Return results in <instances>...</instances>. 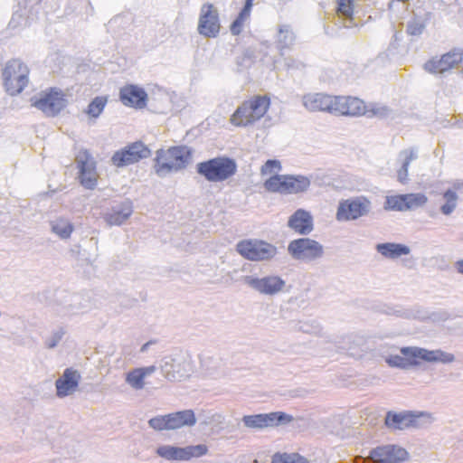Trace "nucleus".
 Here are the masks:
<instances>
[{
	"label": "nucleus",
	"instance_id": "nucleus-1",
	"mask_svg": "<svg viewBox=\"0 0 463 463\" xmlns=\"http://www.w3.org/2000/svg\"><path fill=\"white\" fill-rule=\"evenodd\" d=\"M270 99L267 95H257L246 99L230 118L235 127H247L260 120L268 112Z\"/></svg>",
	"mask_w": 463,
	"mask_h": 463
},
{
	"label": "nucleus",
	"instance_id": "nucleus-2",
	"mask_svg": "<svg viewBox=\"0 0 463 463\" xmlns=\"http://www.w3.org/2000/svg\"><path fill=\"white\" fill-rule=\"evenodd\" d=\"M197 171L210 182H222L237 172L236 162L229 157H215L197 165Z\"/></svg>",
	"mask_w": 463,
	"mask_h": 463
},
{
	"label": "nucleus",
	"instance_id": "nucleus-3",
	"mask_svg": "<svg viewBox=\"0 0 463 463\" xmlns=\"http://www.w3.org/2000/svg\"><path fill=\"white\" fill-rule=\"evenodd\" d=\"M28 67L20 60L9 61L3 71L4 86L10 95L21 93L28 84Z\"/></svg>",
	"mask_w": 463,
	"mask_h": 463
},
{
	"label": "nucleus",
	"instance_id": "nucleus-4",
	"mask_svg": "<svg viewBox=\"0 0 463 463\" xmlns=\"http://www.w3.org/2000/svg\"><path fill=\"white\" fill-rule=\"evenodd\" d=\"M190 157L184 146H172L156 153L155 169L158 175H164L183 168Z\"/></svg>",
	"mask_w": 463,
	"mask_h": 463
},
{
	"label": "nucleus",
	"instance_id": "nucleus-5",
	"mask_svg": "<svg viewBox=\"0 0 463 463\" xmlns=\"http://www.w3.org/2000/svg\"><path fill=\"white\" fill-rule=\"evenodd\" d=\"M195 423L196 417L193 410H184L156 416L148 420L149 426L158 431L192 427Z\"/></svg>",
	"mask_w": 463,
	"mask_h": 463
},
{
	"label": "nucleus",
	"instance_id": "nucleus-6",
	"mask_svg": "<svg viewBox=\"0 0 463 463\" xmlns=\"http://www.w3.org/2000/svg\"><path fill=\"white\" fill-rule=\"evenodd\" d=\"M31 102L32 106L51 117L58 115L67 106L65 93L56 88L42 91L38 97L32 98Z\"/></svg>",
	"mask_w": 463,
	"mask_h": 463
},
{
	"label": "nucleus",
	"instance_id": "nucleus-7",
	"mask_svg": "<svg viewBox=\"0 0 463 463\" xmlns=\"http://www.w3.org/2000/svg\"><path fill=\"white\" fill-rule=\"evenodd\" d=\"M236 250L243 258L253 261L269 260L277 252L271 244L257 240L241 241L237 244Z\"/></svg>",
	"mask_w": 463,
	"mask_h": 463
},
{
	"label": "nucleus",
	"instance_id": "nucleus-8",
	"mask_svg": "<svg viewBox=\"0 0 463 463\" xmlns=\"http://www.w3.org/2000/svg\"><path fill=\"white\" fill-rule=\"evenodd\" d=\"M428 198L423 194H406L386 197L384 209L387 211L405 212L423 206Z\"/></svg>",
	"mask_w": 463,
	"mask_h": 463
},
{
	"label": "nucleus",
	"instance_id": "nucleus-9",
	"mask_svg": "<svg viewBox=\"0 0 463 463\" xmlns=\"http://www.w3.org/2000/svg\"><path fill=\"white\" fill-rule=\"evenodd\" d=\"M288 251L298 260H312L322 256L323 246L317 241L301 238L289 243Z\"/></svg>",
	"mask_w": 463,
	"mask_h": 463
},
{
	"label": "nucleus",
	"instance_id": "nucleus-10",
	"mask_svg": "<svg viewBox=\"0 0 463 463\" xmlns=\"http://www.w3.org/2000/svg\"><path fill=\"white\" fill-rule=\"evenodd\" d=\"M463 62V49L455 48L439 58H432L424 64V69L434 74L443 73Z\"/></svg>",
	"mask_w": 463,
	"mask_h": 463
},
{
	"label": "nucleus",
	"instance_id": "nucleus-11",
	"mask_svg": "<svg viewBox=\"0 0 463 463\" xmlns=\"http://www.w3.org/2000/svg\"><path fill=\"white\" fill-rule=\"evenodd\" d=\"M370 201L365 197H357L352 200H345L339 203L336 219L338 221H350L358 219L368 213Z\"/></svg>",
	"mask_w": 463,
	"mask_h": 463
},
{
	"label": "nucleus",
	"instance_id": "nucleus-12",
	"mask_svg": "<svg viewBox=\"0 0 463 463\" xmlns=\"http://www.w3.org/2000/svg\"><path fill=\"white\" fill-rule=\"evenodd\" d=\"M80 184L87 189H94L98 183L95 162L86 150L80 151L76 156Z\"/></svg>",
	"mask_w": 463,
	"mask_h": 463
},
{
	"label": "nucleus",
	"instance_id": "nucleus-13",
	"mask_svg": "<svg viewBox=\"0 0 463 463\" xmlns=\"http://www.w3.org/2000/svg\"><path fill=\"white\" fill-rule=\"evenodd\" d=\"M208 449L205 445L188 446L185 448H176L172 446H161L156 453L168 460H189L192 458L203 456Z\"/></svg>",
	"mask_w": 463,
	"mask_h": 463
},
{
	"label": "nucleus",
	"instance_id": "nucleus-14",
	"mask_svg": "<svg viewBox=\"0 0 463 463\" xmlns=\"http://www.w3.org/2000/svg\"><path fill=\"white\" fill-rule=\"evenodd\" d=\"M219 15L213 4H204L201 8L198 32L205 37H216L220 32Z\"/></svg>",
	"mask_w": 463,
	"mask_h": 463
},
{
	"label": "nucleus",
	"instance_id": "nucleus-15",
	"mask_svg": "<svg viewBox=\"0 0 463 463\" xmlns=\"http://www.w3.org/2000/svg\"><path fill=\"white\" fill-rule=\"evenodd\" d=\"M149 149L141 142H135L125 149L118 151L112 156V162L116 166H124L138 162L149 156Z\"/></svg>",
	"mask_w": 463,
	"mask_h": 463
},
{
	"label": "nucleus",
	"instance_id": "nucleus-16",
	"mask_svg": "<svg viewBox=\"0 0 463 463\" xmlns=\"http://www.w3.org/2000/svg\"><path fill=\"white\" fill-rule=\"evenodd\" d=\"M293 418L284 412L248 415L242 418L245 426L251 429H263L277 426L279 423L290 422Z\"/></svg>",
	"mask_w": 463,
	"mask_h": 463
},
{
	"label": "nucleus",
	"instance_id": "nucleus-17",
	"mask_svg": "<svg viewBox=\"0 0 463 463\" xmlns=\"http://www.w3.org/2000/svg\"><path fill=\"white\" fill-rule=\"evenodd\" d=\"M334 114L343 116H361L365 114L367 107L364 100L352 96H335Z\"/></svg>",
	"mask_w": 463,
	"mask_h": 463
},
{
	"label": "nucleus",
	"instance_id": "nucleus-18",
	"mask_svg": "<svg viewBox=\"0 0 463 463\" xmlns=\"http://www.w3.org/2000/svg\"><path fill=\"white\" fill-rule=\"evenodd\" d=\"M302 102L309 111H324L334 114L335 96L326 93H308L303 96Z\"/></svg>",
	"mask_w": 463,
	"mask_h": 463
},
{
	"label": "nucleus",
	"instance_id": "nucleus-19",
	"mask_svg": "<svg viewBox=\"0 0 463 463\" xmlns=\"http://www.w3.org/2000/svg\"><path fill=\"white\" fill-rule=\"evenodd\" d=\"M407 451L394 445L382 446L371 451V458L377 463H398L407 458Z\"/></svg>",
	"mask_w": 463,
	"mask_h": 463
},
{
	"label": "nucleus",
	"instance_id": "nucleus-20",
	"mask_svg": "<svg viewBox=\"0 0 463 463\" xmlns=\"http://www.w3.org/2000/svg\"><path fill=\"white\" fill-rule=\"evenodd\" d=\"M119 99L128 107L143 109L146 106L147 94L137 85H126L120 89Z\"/></svg>",
	"mask_w": 463,
	"mask_h": 463
},
{
	"label": "nucleus",
	"instance_id": "nucleus-21",
	"mask_svg": "<svg viewBox=\"0 0 463 463\" xmlns=\"http://www.w3.org/2000/svg\"><path fill=\"white\" fill-rule=\"evenodd\" d=\"M80 373L71 368H67L61 377L56 380L55 386L59 397H66L72 394L79 386Z\"/></svg>",
	"mask_w": 463,
	"mask_h": 463
},
{
	"label": "nucleus",
	"instance_id": "nucleus-22",
	"mask_svg": "<svg viewBox=\"0 0 463 463\" xmlns=\"http://www.w3.org/2000/svg\"><path fill=\"white\" fill-rule=\"evenodd\" d=\"M250 287L262 294L274 295L285 286V281L278 276H269L262 279L251 278L248 280Z\"/></svg>",
	"mask_w": 463,
	"mask_h": 463
},
{
	"label": "nucleus",
	"instance_id": "nucleus-23",
	"mask_svg": "<svg viewBox=\"0 0 463 463\" xmlns=\"http://www.w3.org/2000/svg\"><path fill=\"white\" fill-rule=\"evenodd\" d=\"M419 416L411 412L392 413L388 412L385 418V424L395 430H405L418 427Z\"/></svg>",
	"mask_w": 463,
	"mask_h": 463
},
{
	"label": "nucleus",
	"instance_id": "nucleus-24",
	"mask_svg": "<svg viewBox=\"0 0 463 463\" xmlns=\"http://www.w3.org/2000/svg\"><path fill=\"white\" fill-rule=\"evenodd\" d=\"M288 226L299 234H307L313 230V219L310 213L298 209L288 220Z\"/></svg>",
	"mask_w": 463,
	"mask_h": 463
},
{
	"label": "nucleus",
	"instance_id": "nucleus-25",
	"mask_svg": "<svg viewBox=\"0 0 463 463\" xmlns=\"http://www.w3.org/2000/svg\"><path fill=\"white\" fill-rule=\"evenodd\" d=\"M155 371L156 367L154 365L134 369L127 374L126 381L134 389H143L145 386V378Z\"/></svg>",
	"mask_w": 463,
	"mask_h": 463
},
{
	"label": "nucleus",
	"instance_id": "nucleus-26",
	"mask_svg": "<svg viewBox=\"0 0 463 463\" xmlns=\"http://www.w3.org/2000/svg\"><path fill=\"white\" fill-rule=\"evenodd\" d=\"M289 175H273L264 181L263 186L269 193L287 194Z\"/></svg>",
	"mask_w": 463,
	"mask_h": 463
},
{
	"label": "nucleus",
	"instance_id": "nucleus-27",
	"mask_svg": "<svg viewBox=\"0 0 463 463\" xmlns=\"http://www.w3.org/2000/svg\"><path fill=\"white\" fill-rule=\"evenodd\" d=\"M379 253L388 259H397L410 253L409 247L399 243H382L376 247Z\"/></svg>",
	"mask_w": 463,
	"mask_h": 463
},
{
	"label": "nucleus",
	"instance_id": "nucleus-28",
	"mask_svg": "<svg viewBox=\"0 0 463 463\" xmlns=\"http://www.w3.org/2000/svg\"><path fill=\"white\" fill-rule=\"evenodd\" d=\"M417 353L419 354V363L420 361H427L449 364L454 361V355L452 354L445 353L441 350L430 351L423 348H419Z\"/></svg>",
	"mask_w": 463,
	"mask_h": 463
},
{
	"label": "nucleus",
	"instance_id": "nucleus-29",
	"mask_svg": "<svg viewBox=\"0 0 463 463\" xmlns=\"http://www.w3.org/2000/svg\"><path fill=\"white\" fill-rule=\"evenodd\" d=\"M310 185V181L303 175H288L287 194H296L306 192Z\"/></svg>",
	"mask_w": 463,
	"mask_h": 463
},
{
	"label": "nucleus",
	"instance_id": "nucleus-30",
	"mask_svg": "<svg viewBox=\"0 0 463 463\" xmlns=\"http://www.w3.org/2000/svg\"><path fill=\"white\" fill-rule=\"evenodd\" d=\"M253 0H246L242 10L231 25V32L234 35H239L244 25L245 21L249 18L252 7Z\"/></svg>",
	"mask_w": 463,
	"mask_h": 463
},
{
	"label": "nucleus",
	"instance_id": "nucleus-31",
	"mask_svg": "<svg viewBox=\"0 0 463 463\" xmlns=\"http://www.w3.org/2000/svg\"><path fill=\"white\" fill-rule=\"evenodd\" d=\"M108 103L107 96H98L94 98L85 109V113L90 118H98Z\"/></svg>",
	"mask_w": 463,
	"mask_h": 463
},
{
	"label": "nucleus",
	"instance_id": "nucleus-32",
	"mask_svg": "<svg viewBox=\"0 0 463 463\" xmlns=\"http://www.w3.org/2000/svg\"><path fill=\"white\" fill-rule=\"evenodd\" d=\"M131 214V209L129 206L125 207L122 210L113 211L105 216L106 222L109 225H120L122 224Z\"/></svg>",
	"mask_w": 463,
	"mask_h": 463
},
{
	"label": "nucleus",
	"instance_id": "nucleus-33",
	"mask_svg": "<svg viewBox=\"0 0 463 463\" xmlns=\"http://www.w3.org/2000/svg\"><path fill=\"white\" fill-rule=\"evenodd\" d=\"M52 231L60 237L69 238L73 231V227L70 222L64 219L57 220L52 225Z\"/></svg>",
	"mask_w": 463,
	"mask_h": 463
},
{
	"label": "nucleus",
	"instance_id": "nucleus-34",
	"mask_svg": "<svg viewBox=\"0 0 463 463\" xmlns=\"http://www.w3.org/2000/svg\"><path fill=\"white\" fill-rule=\"evenodd\" d=\"M271 463H308V461L298 454L276 453L272 457Z\"/></svg>",
	"mask_w": 463,
	"mask_h": 463
},
{
	"label": "nucleus",
	"instance_id": "nucleus-35",
	"mask_svg": "<svg viewBox=\"0 0 463 463\" xmlns=\"http://www.w3.org/2000/svg\"><path fill=\"white\" fill-rule=\"evenodd\" d=\"M419 348L403 347L401 349L403 362L406 364V368L419 364Z\"/></svg>",
	"mask_w": 463,
	"mask_h": 463
},
{
	"label": "nucleus",
	"instance_id": "nucleus-36",
	"mask_svg": "<svg viewBox=\"0 0 463 463\" xmlns=\"http://www.w3.org/2000/svg\"><path fill=\"white\" fill-rule=\"evenodd\" d=\"M446 203L441 206V212L445 215L450 214L457 205L458 195L455 192L448 190L443 194Z\"/></svg>",
	"mask_w": 463,
	"mask_h": 463
},
{
	"label": "nucleus",
	"instance_id": "nucleus-37",
	"mask_svg": "<svg viewBox=\"0 0 463 463\" xmlns=\"http://www.w3.org/2000/svg\"><path fill=\"white\" fill-rule=\"evenodd\" d=\"M281 162L277 159L267 160L260 167L261 175H279L281 171Z\"/></svg>",
	"mask_w": 463,
	"mask_h": 463
},
{
	"label": "nucleus",
	"instance_id": "nucleus-38",
	"mask_svg": "<svg viewBox=\"0 0 463 463\" xmlns=\"http://www.w3.org/2000/svg\"><path fill=\"white\" fill-rule=\"evenodd\" d=\"M404 155H405V159H404V162L402 164V169L398 172V180L401 182V183H404L407 179V175H408V167H409V165L410 163L416 159L417 158V155L416 153L413 151V150H410V151H405L404 152Z\"/></svg>",
	"mask_w": 463,
	"mask_h": 463
},
{
	"label": "nucleus",
	"instance_id": "nucleus-39",
	"mask_svg": "<svg viewBox=\"0 0 463 463\" xmlns=\"http://www.w3.org/2000/svg\"><path fill=\"white\" fill-rule=\"evenodd\" d=\"M337 12L351 18L354 13V0H337Z\"/></svg>",
	"mask_w": 463,
	"mask_h": 463
},
{
	"label": "nucleus",
	"instance_id": "nucleus-40",
	"mask_svg": "<svg viewBox=\"0 0 463 463\" xmlns=\"http://www.w3.org/2000/svg\"><path fill=\"white\" fill-rule=\"evenodd\" d=\"M386 363L391 367L406 368V364L403 362L402 354H392L386 357Z\"/></svg>",
	"mask_w": 463,
	"mask_h": 463
},
{
	"label": "nucleus",
	"instance_id": "nucleus-41",
	"mask_svg": "<svg viewBox=\"0 0 463 463\" xmlns=\"http://www.w3.org/2000/svg\"><path fill=\"white\" fill-rule=\"evenodd\" d=\"M421 29H422V25L420 24V25H413V24H410L408 26V31L411 34H417V33H420L421 32Z\"/></svg>",
	"mask_w": 463,
	"mask_h": 463
},
{
	"label": "nucleus",
	"instance_id": "nucleus-42",
	"mask_svg": "<svg viewBox=\"0 0 463 463\" xmlns=\"http://www.w3.org/2000/svg\"><path fill=\"white\" fill-rule=\"evenodd\" d=\"M456 267H457L458 271L460 274H463V260H458V261H457V263H456Z\"/></svg>",
	"mask_w": 463,
	"mask_h": 463
},
{
	"label": "nucleus",
	"instance_id": "nucleus-43",
	"mask_svg": "<svg viewBox=\"0 0 463 463\" xmlns=\"http://www.w3.org/2000/svg\"><path fill=\"white\" fill-rule=\"evenodd\" d=\"M149 345V343H146L145 344L142 348H141V351H145L146 349H147V345Z\"/></svg>",
	"mask_w": 463,
	"mask_h": 463
}]
</instances>
